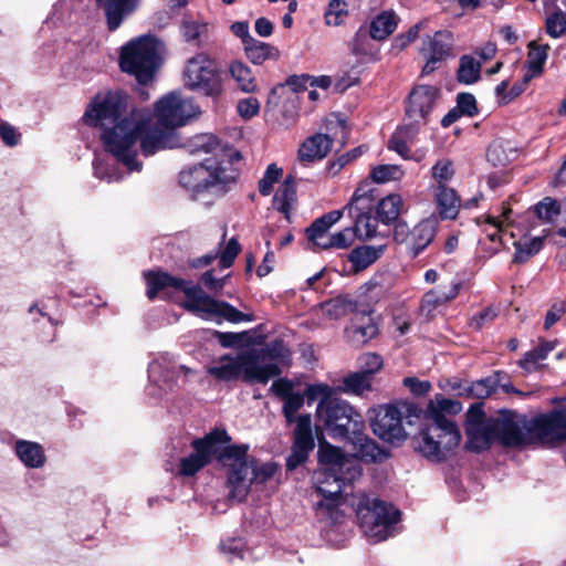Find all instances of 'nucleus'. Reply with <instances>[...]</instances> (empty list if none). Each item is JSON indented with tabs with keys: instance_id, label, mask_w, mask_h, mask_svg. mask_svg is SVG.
Masks as SVG:
<instances>
[{
	"instance_id": "nucleus-1",
	"label": "nucleus",
	"mask_w": 566,
	"mask_h": 566,
	"mask_svg": "<svg viewBox=\"0 0 566 566\" xmlns=\"http://www.w3.org/2000/svg\"><path fill=\"white\" fill-rule=\"evenodd\" d=\"M155 115L166 129L150 127V113L130 108L128 96L117 91L96 95L83 119L87 125L101 128L106 151L128 171H140L143 164L137 159L139 146L145 156L174 148L177 145L174 128L198 117L200 107L192 98L170 92L156 103Z\"/></svg>"
},
{
	"instance_id": "nucleus-2",
	"label": "nucleus",
	"mask_w": 566,
	"mask_h": 566,
	"mask_svg": "<svg viewBox=\"0 0 566 566\" xmlns=\"http://www.w3.org/2000/svg\"><path fill=\"white\" fill-rule=\"evenodd\" d=\"M147 282V296L154 300L159 291L174 287L185 293L181 305L188 312L205 319L223 318L230 323L252 322L254 316L245 314L227 302H221L209 296L200 286L171 276L165 272H148L145 274Z\"/></svg>"
},
{
	"instance_id": "nucleus-3",
	"label": "nucleus",
	"mask_w": 566,
	"mask_h": 566,
	"mask_svg": "<svg viewBox=\"0 0 566 566\" xmlns=\"http://www.w3.org/2000/svg\"><path fill=\"white\" fill-rule=\"evenodd\" d=\"M305 394L308 403L318 400L316 418L331 437L345 439L349 432L355 433L364 427L361 415L338 398L334 387L324 382L311 384Z\"/></svg>"
},
{
	"instance_id": "nucleus-4",
	"label": "nucleus",
	"mask_w": 566,
	"mask_h": 566,
	"mask_svg": "<svg viewBox=\"0 0 566 566\" xmlns=\"http://www.w3.org/2000/svg\"><path fill=\"white\" fill-rule=\"evenodd\" d=\"M207 373L219 381L242 379L249 384H266L279 376L281 369L276 364L264 363L256 349H245L234 356L226 354L213 359Z\"/></svg>"
},
{
	"instance_id": "nucleus-5",
	"label": "nucleus",
	"mask_w": 566,
	"mask_h": 566,
	"mask_svg": "<svg viewBox=\"0 0 566 566\" xmlns=\"http://www.w3.org/2000/svg\"><path fill=\"white\" fill-rule=\"evenodd\" d=\"M358 525L373 543H379L398 533L401 512L385 497H353Z\"/></svg>"
},
{
	"instance_id": "nucleus-6",
	"label": "nucleus",
	"mask_w": 566,
	"mask_h": 566,
	"mask_svg": "<svg viewBox=\"0 0 566 566\" xmlns=\"http://www.w3.org/2000/svg\"><path fill=\"white\" fill-rule=\"evenodd\" d=\"M161 50V43L151 35L134 39L122 48L120 69L145 85L153 81L160 65Z\"/></svg>"
},
{
	"instance_id": "nucleus-7",
	"label": "nucleus",
	"mask_w": 566,
	"mask_h": 566,
	"mask_svg": "<svg viewBox=\"0 0 566 566\" xmlns=\"http://www.w3.org/2000/svg\"><path fill=\"white\" fill-rule=\"evenodd\" d=\"M461 440L457 424L441 426L427 421L416 438L417 449L428 459L444 460Z\"/></svg>"
},
{
	"instance_id": "nucleus-8",
	"label": "nucleus",
	"mask_w": 566,
	"mask_h": 566,
	"mask_svg": "<svg viewBox=\"0 0 566 566\" xmlns=\"http://www.w3.org/2000/svg\"><path fill=\"white\" fill-rule=\"evenodd\" d=\"M184 81L186 87L206 96L217 97L222 93V78L213 60L206 54H197L188 60Z\"/></svg>"
},
{
	"instance_id": "nucleus-9",
	"label": "nucleus",
	"mask_w": 566,
	"mask_h": 566,
	"mask_svg": "<svg viewBox=\"0 0 566 566\" xmlns=\"http://www.w3.org/2000/svg\"><path fill=\"white\" fill-rule=\"evenodd\" d=\"M231 170L224 168L218 158H207L203 163L189 167L180 172V185L197 195L209 187L228 185L234 181Z\"/></svg>"
},
{
	"instance_id": "nucleus-10",
	"label": "nucleus",
	"mask_w": 566,
	"mask_h": 566,
	"mask_svg": "<svg viewBox=\"0 0 566 566\" xmlns=\"http://www.w3.org/2000/svg\"><path fill=\"white\" fill-rule=\"evenodd\" d=\"M407 412H410V407L403 403L380 405L369 409L373 432L381 440L390 443L405 441L407 432L402 419Z\"/></svg>"
},
{
	"instance_id": "nucleus-11",
	"label": "nucleus",
	"mask_w": 566,
	"mask_h": 566,
	"mask_svg": "<svg viewBox=\"0 0 566 566\" xmlns=\"http://www.w3.org/2000/svg\"><path fill=\"white\" fill-rule=\"evenodd\" d=\"M228 441H230V437L226 430L221 429H214L206 437L193 440L191 443L193 452L179 461V475L193 476L211 462L217 452V444Z\"/></svg>"
},
{
	"instance_id": "nucleus-12",
	"label": "nucleus",
	"mask_w": 566,
	"mask_h": 566,
	"mask_svg": "<svg viewBox=\"0 0 566 566\" xmlns=\"http://www.w3.org/2000/svg\"><path fill=\"white\" fill-rule=\"evenodd\" d=\"M220 461L228 468V484L232 492H248L253 483V459L248 457V446L228 447L220 455Z\"/></svg>"
},
{
	"instance_id": "nucleus-13",
	"label": "nucleus",
	"mask_w": 566,
	"mask_h": 566,
	"mask_svg": "<svg viewBox=\"0 0 566 566\" xmlns=\"http://www.w3.org/2000/svg\"><path fill=\"white\" fill-rule=\"evenodd\" d=\"M465 432L468 448L473 451L489 449L496 440V424L494 418H488L482 403H475L467 412Z\"/></svg>"
},
{
	"instance_id": "nucleus-14",
	"label": "nucleus",
	"mask_w": 566,
	"mask_h": 566,
	"mask_svg": "<svg viewBox=\"0 0 566 566\" xmlns=\"http://www.w3.org/2000/svg\"><path fill=\"white\" fill-rule=\"evenodd\" d=\"M315 442L312 431L311 415H300L296 419V426L293 433V444L291 453L286 459V469L293 471L308 459L314 450Z\"/></svg>"
},
{
	"instance_id": "nucleus-15",
	"label": "nucleus",
	"mask_w": 566,
	"mask_h": 566,
	"mask_svg": "<svg viewBox=\"0 0 566 566\" xmlns=\"http://www.w3.org/2000/svg\"><path fill=\"white\" fill-rule=\"evenodd\" d=\"M439 91L434 86L418 85L409 94L406 106V119L419 127L427 123L428 115L433 109Z\"/></svg>"
},
{
	"instance_id": "nucleus-16",
	"label": "nucleus",
	"mask_w": 566,
	"mask_h": 566,
	"mask_svg": "<svg viewBox=\"0 0 566 566\" xmlns=\"http://www.w3.org/2000/svg\"><path fill=\"white\" fill-rule=\"evenodd\" d=\"M453 38L449 31L440 30L433 35L423 39L420 53L426 57L422 75H429L437 69V64L451 55Z\"/></svg>"
},
{
	"instance_id": "nucleus-17",
	"label": "nucleus",
	"mask_w": 566,
	"mask_h": 566,
	"mask_svg": "<svg viewBox=\"0 0 566 566\" xmlns=\"http://www.w3.org/2000/svg\"><path fill=\"white\" fill-rule=\"evenodd\" d=\"M342 210H333L316 219L307 229L306 237L314 249H331L329 229L342 218Z\"/></svg>"
},
{
	"instance_id": "nucleus-18",
	"label": "nucleus",
	"mask_w": 566,
	"mask_h": 566,
	"mask_svg": "<svg viewBox=\"0 0 566 566\" xmlns=\"http://www.w3.org/2000/svg\"><path fill=\"white\" fill-rule=\"evenodd\" d=\"M268 109L281 108L282 117L286 125H291L297 117V95L285 85L273 87L266 101Z\"/></svg>"
},
{
	"instance_id": "nucleus-19",
	"label": "nucleus",
	"mask_w": 566,
	"mask_h": 566,
	"mask_svg": "<svg viewBox=\"0 0 566 566\" xmlns=\"http://www.w3.org/2000/svg\"><path fill=\"white\" fill-rule=\"evenodd\" d=\"M496 424V440L504 446H518L524 441V432L518 417L510 411L501 412L494 418Z\"/></svg>"
},
{
	"instance_id": "nucleus-20",
	"label": "nucleus",
	"mask_w": 566,
	"mask_h": 566,
	"mask_svg": "<svg viewBox=\"0 0 566 566\" xmlns=\"http://www.w3.org/2000/svg\"><path fill=\"white\" fill-rule=\"evenodd\" d=\"M95 2L104 11L108 29L114 31L139 7L142 0H95Z\"/></svg>"
},
{
	"instance_id": "nucleus-21",
	"label": "nucleus",
	"mask_w": 566,
	"mask_h": 566,
	"mask_svg": "<svg viewBox=\"0 0 566 566\" xmlns=\"http://www.w3.org/2000/svg\"><path fill=\"white\" fill-rule=\"evenodd\" d=\"M534 428L544 439L566 440V409L537 417Z\"/></svg>"
},
{
	"instance_id": "nucleus-22",
	"label": "nucleus",
	"mask_w": 566,
	"mask_h": 566,
	"mask_svg": "<svg viewBox=\"0 0 566 566\" xmlns=\"http://www.w3.org/2000/svg\"><path fill=\"white\" fill-rule=\"evenodd\" d=\"M462 410L458 400L446 398L442 395H436L428 403L426 410V420L441 426L455 424L448 416L457 415Z\"/></svg>"
},
{
	"instance_id": "nucleus-23",
	"label": "nucleus",
	"mask_w": 566,
	"mask_h": 566,
	"mask_svg": "<svg viewBox=\"0 0 566 566\" xmlns=\"http://www.w3.org/2000/svg\"><path fill=\"white\" fill-rule=\"evenodd\" d=\"M333 139L326 134H315L306 138L298 149V159L313 163L325 158L331 151Z\"/></svg>"
},
{
	"instance_id": "nucleus-24",
	"label": "nucleus",
	"mask_w": 566,
	"mask_h": 566,
	"mask_svg": "<svg viewBox=\"0 0 566 566\" xmlns=\"http://www.w3.org/2000/svg\"><path fill=\"white\" fill-rule=\"evenodd\" d=\"M14 452L18 459L29 469H40L45 465L46 455L43 447L33 441L17 440Z\"/></svg>"
},
{
	"instance_id": "nucleus-25",
	"label": "nucleus",
	"mask_w": 566,
	"mask_h": 566,
	"mask_svg": "<svg viewBox=\"0 0 566 566\" xmlns=\"http://www.w3.org/2000/svg\"><path fill=\"white\" fill-rule=\"evenodd\" d=\"M434 202L442 219H455L461 208V199L451 187L434 188Z\"/></svg>"
},
{
	"instance_id": "nucleus-26",
	"label": "nucleus",
	"mask_w": 566,
	"mask_h": 566,
	"mask_svg": "<svg viewBox=\"0 0 566 566\" xmlns=\"http://www.w3.org/2000/svg\"><path fill=\"white\" fill-rule=\"evenodd\" d=\"M318 458L319 461L324 464L336 465L339 468V471L346 470L350 475V481L360 476V468L357 465H352L345 459V455L339 448L328 443H321L318 449Z\"/></svg>"
},
{
	"instance_id": "nucleus-27",
	"label": "nucleus",
	"mask_w": 566,
	"mask_h": 566,
	"mask_svg": "<svg viewBox=\"0 0 566 566\" xmlns=\"http://www.w3.org/2000/svg\"><path fill=\"white\" fill-rule=\"evenodd\" d=\"M244 52L254 65H261L268 60L277 61L281 56V52L276 46L254 38L248 40V43L244 45Z\"/></svg>"
},
{
	"instance_id": "nucleus-28",
	"label": "nucleus",
	"mask_w": 566,
	"mask_h": 566,
	"mask_svg": "<svg viewBox=\"0 0 566 566\" xmlns=\"http://www.w3.org/2000/svg\"><path fill=\"white\" fill-rule=\"evenodd\" d=\"M417 126L407 122L401 127H399L391 136L388 142V148L396 151L402 158H410V143L418 132Z\"/></svg>"
},
{
	"instance_id": "nucleus-29",
	"label": "nucleus",
	"mask_w": 566,
	"mask_h": 566,
	"mask_svg": "<svg viewBox=\"0 0 566 566\" xmlns=\"http://www.w3.org/2000/svg\"><path fill=\"white\" fill-rule=\"evenodd\" d=\"M347 497H322L315 504V512L319 520L335 524L340 522L344 516L343 506L346 504Z\"/></svg>"
},
{
	"instance_id": "nucleus-30",
	"label": "nucleus",
	"mask_w": 566,
	"mask_h": 566,
	"mask_svg": "<svg viewBox=\"0 0 566 566\" xmlns=\"http://www.w3.org/2000/svg\"><path fill=\"white\" fill-rule=\"evenodd\" d=\"M403 208V200L398 193H390L378 201L376 206L377 218L385 224L395 222Z\"/></svg>"
},
{
	"instance_id": "nucleus-31",
	"label": "nucleus",
	"mask_w": 566,
	"mask_h": 566,
	"mask_svg": "<svg viewBox=\"0 0 566 566\" xmlns=\"http://www.w3.org/2000/svg\"><path fill=\"white\" fill-rule=\"evenodd\" d=\"M385 251V245H363L355 248L348 260L355 271H363L376 262Z\"/></svg>"
},
{
	"instance_id": "nucleus-32",
	"label": "nucleus",
	"mask_w": 566,
	"mask_h": 566,
	"mask_svg": "<svg viewBox=\"0 0 566 566\" xmlns=\"http://www.w3.org/2000/svg\"><path fill=\"white\" fill-rule=\"evenodd\" d=\"M434 238V227L429 220L419 222L412 229L411 241L409 245V253L417 256L422 250H424Z\"/></svg>"
},
{
	"instance_id": "nucleus-33",
	"label": "nucleus",
	"mask_w": 566,
	"mask_h": 566,
	"mask_svg": "<svg viewBox=\"0 0 566 566\" xmlns=\"http://www.w3.org/2000/svg\"><path fill=\"white\" fill-rule=\"evenodd\" d=\"M460 396L483 399L492 395L495 390V381L491 378L480 379L474 382L463 381L453 386Z\"/></svg>"
},
{
	"instance_id": "nucleus-34",
	"label": "nucleus",
	"mask_w": 566,
	"mask_h": 566,
	"mask_svg": "<svg viewBox=\"0 0 566 566\" xmlns=\"http://www.w3.org/2000/svg\"><path fill=\"white\" fill-rule=\"evenodd\" d=\"M397 28V17L391 11H384L370 22L369 34L374 40H384Z\"/></svg>"
},
{
	"instance_id": "nucleus-35",
	"label": "nucleus",
	"mask_w": 566,
	"mask_h": 566,
	"mask_svg": "<svg viewBox=\"0 0 566 566\" xmlns=\"http://www.w3.org/2000/svg\"><path fill=\"white\" fill-rule=\"evenodd\" d=\"M356 455L365 462H378L387 458V453L366 436L357 437L355 442Z\"/></svg>"
},
{
	"instance_id": "nucleus-36",
	"label": "nucleus",
	"mask_w": 566,
	"mask_h": 566,
	"mask_svg": "<svg viewBox=\"0 0 566 566\" xmlns=\"http://www.w3.org/2000/svg\"><path fill=\"white\" fill-rule=\"evenodd\" d=\"M230 73L242 92L253 93L258 90L256 80L251 69L244 63L233 62L230 66Z\"/></svg>"
},
{
	"instance_id": "nucleus-37",
	"label": "nucleus",
	"mask_w": 566,
	"mask_h": 566,
	"mask_svg": "<svg viewBox=\"0 0 566 566\" xmlns=\"http://www.w3.org/2000/svg\"><path fill=\"white\" fill-rule=\"evenodd\" d=\"M544 243V237L523 238L514 242V261L526 262L530 258L539 252Z\"/></svg>"
},
{
	"instance_id": "nucleus-38",
	"label": "nucleus",
	"mask_w": 566,
	"mask_h": 566,
	"mask_svg": "<svg viewBox=\"0 0 566 566\" xmlns=\"http://www.w3.org/2000/svg\"><path fill=\"white\" fill-rule=\"evenodd\" d=\"M188 147L191 154H212V158H217L221 150L220 142L211 134H201L193 137Z\"/></svg>"
},
{
	"instance_id": "nucleus-39",
	"label": "nucleus",
	"mask_w": 566,
	"mask_h": 566,
	"mask_svg": "<svg viewBox=\"0 0 566 566\" xmlns=\"http://www.w3.org/2000/svg\"><path fill=\"white\" fill-rule=\"evenodd\" d=\"M481 64L470 55L460 59L458 80L463 84H473L480 78Z\"/></svg>"
},
{
	"instance_id": "nucleus-40",
	"label": "nucleus",
	"mask_w": 566,
	"mask_h": 566,
	"mask_svg": "<svg viewBox=\"0 0 566 566\" xmlns=\"http://www.w3.org/2000/svg\"><path fill=\"white\" fill-rule=\"evenodd\" d=\"M295 202V188L292 182L286 180L284 185L279 189L276 195L274 196L273 203L274 207L285 217L290 218V212L293 209V205Z\"/></svg>"
},
{
	"instance_id": "nucleus-41",
	"label": "nucleus",
	"mask_w": 566,
	"mask_h": 566,
	"mask_svg": "<svg viewBox=\"0 0 566 566\" xmlns=\"http://www.w3.org/2000/svg\"><path fill=\"white\" fill-rule=\"evenodd\" d=\"M348 15V4L345 0H329L324 12V21L328 27H338Z\"/></svg>"
},
{
	"instance_id": "nucleus-42",
	"label": "nucleus",
	"mask_w": 566,
	"mask_h": 566,
	"mask_svg": "<svg viewBox=\"0 0 566 566\" xmlns=\"http://www.w3.org/2000/svg\"><path fill=\"white\" fill-rule=\"evenodd\" d=\"M453 163L449 159L438 160L431 168V176L436 184L434 188L449 187L454 177Z\"/></svg>"
},
{
	"instance_id": "nucleus-43",
	"label": "nucleus",
	"mask_w": 566,
	"mask_h": 566,
	"mask_svg": "<svg viewBox=\"0 0 566 566\" xmlns=\"http://www.w3.org/2000/svg\"><path fill=\"white\" fill-rule=\"evenodd\" d=\"M405 176L399 165H378L370 170V178L376 184L398 181Z\"/></svg>"
},
{
	"instance_id": "nucleus-44",
	"label": "nucleus",
	"mask_w": 566,
	"mask_h": 566,
	"mask_svg": "<svg viewBox=\"0 0 566 566\" xmlns=\"http://www.w3.org/2000/svg\"><path fill=\"white\" fill-rule=\"evenodd\" d=\"M264 363L286 361L290 358V350L285 347L283 340L276 339L268 344L261 352L256 350Z\"/></svg>"
},
{
	"instance_id": "nucleus-45",
	"label": "nucleus",
	"mask_w": 566,
	"mask_h": 566,
	"mask_svg": "<svg viewBox=\"0 0 566 566\" xmlns=\"http://www.w3.org/2000/svg\"><path fill=\"white\" fill-rule=\"evenodd\" d=\"M534 211L539 220L552 223L560 214L562 207L555 199L545 197L534 207Z\"/></svg>"
},
{
	"instance_id": "nucleus-46",
	"label": "nucleus",
	"mask_w": 566,
	"mask_h": 566,
	"mask_svg": "<svg viewBox=\"0 0 566 566\" xmlns=\"http://www.w3.org/2000/svg\"><path fill=\"white\" fill-rule=\"evenodd\" d=\"M353 230L359 239H371L377 233V219L368 213H361L357 216Z\"/></svg>"
},
{
	"instance_id": "nucleus-47",
	"label": "nucleus",
	"mask_w": 566,
	"mask_h": 566,
	"mask_svg": "<svg viewBox=\"0 0 566 566\" xmlns=\"http://www.w3.org/2000/svg\"><path fill=\"white\" fill-rule=\"evenodd\" d=\"M306 394L293 392L283 399L282 412L287 423L295 422L300 416H296L297 411L303 407Z\"/></svg>"
},
{
	"instance_id": "nucleus-48",
	"label": "nucleus",
	"mask_w": 566,
	"mask_h": 566,
	"mask_svg": "<svg viewBox=\"0 0 566 566\" xmlns=\"http://www.w3.org/2000/svg\"><path fill=\"white\" fill-rule=\"evenodd\" d=\"M446 304L447 302L440 293V287L431 289L422 296L420 310L427 317H431L439 307Z\"/></svg>"
},
{
	"instance_id": "nucleus-49",
	"label": "nucleus",
	"mask_w": 566,
	"mask_h": 566,
	"mask_svg": "<svg viewBox=\"0 0 566 566\" xmlns=\"http://www.w3.org/2000/svg\"><path fill=\"white\" fill-rule=\"evenodd\" d=\"M343 385L345 392L355 395H361L364 391L369 390L371 387L370 378L367 376V374L364 373L349 375L344 379Z\"/></svg>"
},
{
	"instance_id": "nucleus-50",
	"label": "nucleus",
	"mask_w": 566,
	"mask_h": 566,
	"mask_svg": "<svg viewBox=\"0 0 566 566\" xmlns=\"http://www.w3.org/2000/svg\"><path fill=\"white\" fill-rule=\"evenodd\" d=\"M549 46L545 45H536L535 43L530 44V52L527 57L528 67L532 71L533 75L538 74L542 71V67L547 59V52Z\"/></svg>"
},
{
	"instance_id": "nucleus-51",
	"label": "nucleus",
	"mask_w": 566,
	"mask_h": 566,
	"mask_svg": "<svg viewBox=\"0 0 566 566\" xmlns=\"http://www.w3.org/2000/svg\"><path fill=\"white\" fill-rule=\"evenodd\" d=\"M283 170L275 164L268 166L263 178L259 181V191L263 196H269L275 182L282 177Z\"/></svg>"
},
{
	"instance_id": "nucleus-52",
	"label": "nucleus",
	"mask_w": 566,
	"mask_h": 566,
	"mask_svg": "<svg viewBox=\"0 0 566 566\" xmlns=\"http://www.w3.org/2000/svg\"><path fill=\"white\" fill-rule=\"evenodd\" d=\"M277 471V464L269 461L261 465H256L255 461H252V476L253 483H263L271 479Z\"/></svg>"
},
{
	"instance_id": "nucleus-53",
	"label": "nucleus",
	"mask_w": 566,
	"mask_h": 566,
	"mask_svg": "<svg viewBox=\"0 0 566 566\" xmlns=\"http://www.w3.org/2000/svg\"><path fill=\"white\" fill-rule=\"evenodd\" d=\"M486 157L494 166L505 165L510 160V156L506 154L504 144L501 140H495L489 146Z\"/></svg>"
},
{
	"instance_id": "nucleus-54",
	"label": "nucleus",
	"mask_w": 566,
	"mask_h": 566,
	"mask_svg": "<svg viewBox=\"0 0 566 566\" xmlns=\"http://www.w3.org/2000/svg\"><path fill=\"white\" fill-rule=\"evenodd\" d=\"M241 247L235 238L229 240L224 249L220 253L219 264L222 269L230 268L239 254Z\"/></svg>"
},
{
	"instance_id": "nucleus-55",
	"label": "nucleus",
	"mask_w": 566,
	"mask_h": 566,
	"mask_svg": "<svg viewBox=\"0 0 566 566\" xmlns=\"http://www.w3.org/2000/svg\"><path fill=\"white\" fill-rule=\"evenodd\" d=\"M216 335H217V338H218L219 343L221 344V346L226 347V348L238 347L249 340L248 332H242V333L217 332Z\"/></svg>"
},
{
	"instance_id": "nucleus-56",
	"label": "nucleus",
	"mask_w": 566,
	"mask_h": 566,
	"mask_svg": "<svg viewBox=\"0 0 566 566\" xmlns=\"http://www.w3.org/2000/svg\"><path fill=\"white\" fill-rule=\"evenodd\" d=\"M207 30V24L193 20H184L181 24V33L186 41H193L201 36Z\"/></svg>"
},
{
	"instance_id": "nucleus-57",
	"label": "nucleus",
	"mask_w": 566,
	"mask_h": 566,
	"mask_svg": "<svg viewBox=\"0 0 566 566\" xmlns=\"http://www.w3.org/2000/svg\"><path fill=\"white\" fill-rule=\"evenodd\" d=\"M237 109L242 118L250 119L258 115L260 103L255 97H247L238 102Z\"/></svg>"
},
{
	"instance_id": "nucleus-58",
	"label": "nucleus",
	"mask_w": 566,
	"mask_h": 566,
	"mask_svg": "<svg viewBox=\"0 0 566 566\" xmlns=\"http://www.w3.org/2000/svg\"><path fill=\"white\" fill-rule=\"evenodd\" d=\"M457 106L464 116L473 117L478 114L476 99L470 93H460L457 97Z\"/></svg>"
},
{
	"instance_id": "nucleus-59",
	"label": "nucleus",
	"mask_w": 566,
	"mask_h": 566,
	"mask_svg": "<svg viewBox=\"0 0 566 566\" xmlns=\"http://www.w3.org/2000/svg\"><path fill=\"white\" fill-rule=\"evenodd\" d=\"M355 239L353 229L345 228L339 232L332 233L331 249H346L352 245Z\"/></svg>"
},
{
	"instance_id": "nucleus-60",
	"label": "nucleus",
	"mask_w": 566,
	"mask_h": 566,
	"mask_svg": "<svg viewBox=\"0 0 566 566\" xmlns=\"http://www.w3.org/2000/svg\"><path fill=\"white\" fill-rule=\"evenodd\" d=\"M361 367L364 374L370 378L373 374L378 371L382 367V359L375 353H368L360 357Z\"/></svg>"
},
{
	"instance_id": "nucleus-61",
	"label": "nucleus",
	"mask_w": 566,
	"mask_h": 566,
	"mask_svg": "<svg viewBox=\"0 0 566 566\" xmlns=\"http://www.w3.org/2000/svg\"><path fill=\"white\" fill-rule=\"evenodd\" d=\"M502 221L497 218L489 216L482 223L483 231L492 242H496L501 239L500 233L502 232Z\"/></svg>"
},
{
	"instance_id": "nucleus-62",
	"label": "nucleus",
	"mask_w": 566,
	"mask_h": 566,
	"mask_svg": "<svg viewBox=\"0 0 566 566\" xmlns=\"http://www.w3.org/2000/svg\"><path fill=\"white\" fill-rule=\"evenodd\" d=\"M221 549L230 556V559L235 556L243 558L244 542L241 538H231L221 543Z\"/></svg>"
},
{
	"instance_id": "nucleus-63",
	"label": "nucleus",
	"mask_w": 566,
	"mask_h": 566,
	"mask_svg": "<svg viewBox=\"0 0 566 566\" xmlns=\"http://www.w3.org/2000/svg\"><path fill=\"white\" fill-rule=\"evenodd\" d=\"M227 279H228V275H226L223 277H216L213 275V271L210 270V271H206L201 275L200 280L209 291L218 293L219 291H221L223 289Z\"/></svg>"
},
{
	"instance_id": "nucleus-64",
	"label": "nucleus",
	"mask_w": 566,
	"mask_h": 566,
	"mask_svg": "<svg viewBox=\"0 0 566 566\" xmlns=\"http://www.w3.org/2000/svg\"><path fill=\"white\" fill-rule=\"evenodd\" d=\"M232 497H205L202 505L210 510L211 513H224L230 507V500Z\"/></svg>"
}]
</instances>
